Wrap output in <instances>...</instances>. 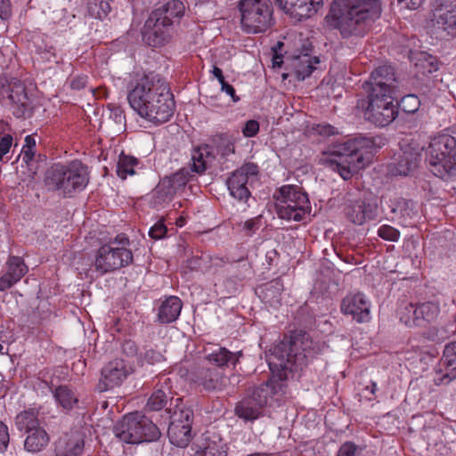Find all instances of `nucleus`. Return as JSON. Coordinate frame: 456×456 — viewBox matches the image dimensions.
Here are the masks:
<instances>
[{
	"mask_svg": "<svg viewBox=\"0 0 456 456\" xmlns=\"http://www.w3.org/2000/svg\"><path fill=\"white\" fill-rule=\"evenodd\" d=\"M130 107L143 119L160 125L167 122L175 111V101L166 80L153 72H134L126 83Z\"/></svg>",
	"mask_w": 456,
	"mask_h": 456,
	"instance_id": "obj_1",
	"label": "nucleus"
},
{
	"mask_svg": "<svg viewBox=\"0 0 456 456\" xmlns=\"http://www.w3.org/2000/svg\"><path fill=\"white\" fill-rule=\"evenodd\" d=\"M331 17L342 37H362L382 12L380 0H334Z\"/></svg>",
	"mask_w": 456,
	"mask_h": 456,
	"instance_id": "obj_2",
	"label": "nucleus"
},
{
	"mask_svg": "<svg viewBox=\"0 0 456 456\" xmlns=\"http://www.w3.org/2000/svg\"><path fill=\"white\" fill-rule=\"evenodd\" d=\"M380 140V137L358 135L335 143L331 150V155L337 159L330 160L333 169L344 180H349L354 174L370 162L373 155L380 148L378 142Z\"/></svg>",
	"mask_w": 456,
	"mask_h": 456,
	"instance_id": "obj_3",
	"label": "nucleus"
},
{
	"mask_svg": "<svg viewBox=\"0 0 456 456\" xmlns=\"http://www.w3.org/2000/svg\"><path fill=\"white\" fill-rule=\"evenodd\" d=\"M317 353L316 344L306 332H295L289 339L281 341L273 347L268 364L294 372L306 366Z\"/></svg>",
	"mask_w": 456,
	"mask_h": 456,
	"instance_id": "obj_4",
	"label": "nucleus"
},
{
	"mask_svg": "<svg viewBox=\"0 0 456 456\" xmlns=\"http://www.w3.org/2000/svg\"><path fill=\"white\" fill-rule=\"evenodd\" d=\"M89 181V167L77 159L53 163L46 170L44 179L49 191H58L68 198L83 191Z\"/></svg>",
	"mask_w": 456,
	"mask_h": 456,
	"instance_id": "obj_5",
	"label": "nucleus"
},
{
	"mask_svg": "<svg viewBox=\"0 0 456 456\" xmlns=\"http://www.w3.org/2000/svg\"><path fill=\"white\" fill-rule=\"evenodd\" d=\"M430 172L442 179L456 178V139L443 134L435 136L427 150Z\"/></svg>",
	"mask_w": 456,
	"mask_h": 456,
	"instance_id": "obj_6",
	"label": "nucleus"
},
{
	"mask_svg": "<svg viewBox=\"0 0 456 456\" xmlns=\"http://www.w3.org/2000/svg\"><path fill=\"white\" fill-rule=\"evenodd\" d=\"M115 436L123 443L138 444L158 441L161 432L158 426L141 412H130L114 427Z\"/></svg>",
	"mask_w": 456,
	"mask_h": 456,
	"instance_id": "obj_7",
	"label": "nucleus"
},
{
	"mask_svg": "<svg viewBox=\"0 0 456 456\" xmlns=\"http://www.w3.org/2000/svg\"><path fill=\"white\" fill-rule=\"evenodd\" d=\"M276 208L280 218L288 221H302L310 214L308 195L297 185L281 186L276 195Z\"/></svg>",
	"mask_w": 456,
	"mask_h": 456,
	"instance_id": "obj_8",
	"label": "nucleus"
},
{
	"mask_svg": "<svg viewBox=\"0 0 456 456\" xmlns=\"http://www.w3.org/2000/svg\"><path fill=\"white\" fill-rule=\"evenodd\" d=\"M241 25L247 33L266 31L273 24V4L270 0H240Z\"/></svg>",
	"mask_w": 456,
	"mask_h": 456,
	"instance_id": "obj_9",
	"label": "nucleus"
},
{
	"mask_svg": "<svg viewBox=\"0 0 456 456\" xmlns=\"http://www.w3.org/2000/svg\"><path fill=\"white\" fill-rule=\"evenodd\" d=\"M194 179L189 168L182 167L170 176L162 178L152 191L151 203L159 208L169 203L175 196L183 192L187 183Z\"/></svg>",
	"mask_w": 456,
	"mask_h": 456,
	"instance_id": "obj_10",
	"label": "nucleus"
},
{
	"mask_svg": "<svg viewBox=\"0 0 456 456\" xmlns=\"http://www.w3.org/2000/svg\"><path fill=\"white\" fill-rule=\"evenodd\" d=\"M194 179L189 168L182 167L170 176L162 178L152 191L151 203L159 208L169 203L175 196L183 192L187 183Z\"/></svg>",
	"mask_w": 456,
	"mask_h": 456,
	"instance_id": "obj_11",
	"label": "nucleus"
},
{
	"mask_svg": "<svg viewBox=\"0 0 456 456\" xmlns=\"http://www.w3.org/2000/svg\"><path fill=\"white\" fill-rule=\"evenodd\" d=\"M394 99L395 95L387 97L377 94H367L366 105L362 104L366 119L377 126H388L398 115V108L394 103Z\"/></svg>",
	"mask_w": 456,
	"mask_h": 456,
	"instance_id": "obj_12",
	"label": "nucleus"
},
{
	"mask_svg": "<svg viewBox=\"0 0 456 456\" xmlns=\"http://www.w3.org/2000/svg\"><path fill=\"white\" fill-rule=\"evenodd\" d=\"M132 260V251L115 240L100 247L94 265L97 272L106 273L128 265Z\"/></svg>",
	"mask_w": 456,
	"mask_h": 456,
	"instance_id": "obj_13",
	"label": "nucleus"
},
{
	"mask_svg": "<svg viewBox=\"0 0 456 456\" xmlns=\"http://www.w3.org/2000/svg\"><path fill=\"white\" fill-rule=\"evenodd\" d=\"M272 371L270 377L265 383L253 389L252 395L258 403H262L261 406L265 407L271 400L279 401L285 393V381L288 379V370L280 368H273L269 364Z\"/></svg>",
	"mask_w": 456,
	"mask_h": 456,
	"instance_id": "obj_14",
	"label": "nucleus"
},
{
	"mask_svg": "<svg viewBox=\"0 0 456 456\" xmlns=\"http://www.w3.org/2000/svg\"><path fill=\"white\" fill-rule=\"evenodd\" d=\"M193 412L191 409L175 410L170 416L167 435L171 444L177 447H186L191 438Z\"/></svg>",
	"mask_w": 456,
	"mask_h": 456,
	"instance_id": "obj_15",
	"label": "nucleus"
},
{
	"mask_svg": "<svg viewBox=\"0 0 456 456\" xmlns=\"http://www.w3.org/2000/svg\"><path fill=\"white\" fill-rule=\"evenodd\" d=\"M363 88L366 94L387 96L395 95L397 88L395 73L393 67L383 65L376 68L365 82Z\"/></svg>",
	"mask_w": 456,
	"mask_h": 456,
	"instance_id": "obj_16",
	"label": "nucleus"
},
{
	"mask_svg": "<svg viewBox=\"0 0 456 456\" xmlns=\"http://www.w3.org/2000/svg\"><path fill=\"white\" fill-rule=\"evenodd\" d=\"M7 94L8 104L12 114L18 118H27L33 113L32 102L25 85L19 79H12L3 94Z\"/></svg>",
	"mask_w": 456,
	"mask_h": 456,
	"instance_id": "obj_17",
	"label": "nucleus"
},
{
	"mask_svg": "<svg viewBox=\"0 0 456 456\" xmlns=\"http://www.w3.org/2000/svg\"><path fill=\"white\" fill-rule=\"evenodd\" d=\"M432 22L443 37H456V0H436Z\"/></svg>",
	"mask_w": 456,
	"mask_h": 456,
	"instance_id": "obj_18",
	"label": "nucleus"
},
{
	"mask_svg": "<svg viewBox=\"0 0 456 456\" xmlns=\"http://www.w3.org/2000/svg\"><path fill=\"white\" fill-rule=\"evenodd\" d=\"M159 16L158 12H151L142 30L143 41L151 47L162 46L171 38L172 26Z\"/></svg>",
	"mask_w": 456,
	"mask_h": 456,
	"instance_id": "obj_19",
	"label": "nucleus"
},
{
	"mask_svg": "<svg viewBox=\"0 0 456 456\" xmlns=\"http://www.w3.org/2000/svg\"><path fill=\"white\" fill-rule=\"evenodd\" d=\"M257 174V165L250 162L233 171L227 180L230 194L239 200L247 201L251 195L247 186L248 179Z\"/></svg>",
	"mask_w": 456,
	"mask_h": 456,
	"instance_id": "obj_20",
	"label": "nucleus"
},
{
	"mask_svg": "<svg viewBox=\"0 0 456 456\" xmlns=\"http://www.w3.org/2000/svg\"><path fill=\"white\" fill-rule=\"evenodd\" d=\"M341 312L359 323L370 320V301L361 292L346 295L341 302Z\"/></svg>",
	"mask_w": 456,
	"mask_h": 456,
	"instance_id": "obj_21",
	"label": "nucleus"
},
{
	"mask_svg": "<svg viewBox=\"0 0 456 456\" xmlns=\"http://www.w3.org/2000/svg\"><path fill=\"white\" fill-rule=\"evenodd\" d=\"M131 369L122 359L108 362L102 370L98 388L101 392L118 387L130 374Z\"/></svg>",
	"mask_w": 456,
	"mask_h": 456,
	"instance_id": "obj_22",
	"label": "nucleus"
},
{
	"mask_svg": "<svg viewBox=\"0 0 456 456\" xmlns=\"http://www.w3.org/2000/svg\"><path fill=\"white\" fill-rule=\"evenodd\" d=\"M346 219L354 224L362 225L366 221L374 220L378 216L377 205L364 199L350 200L345 209Z\"/></svg>",
	"mask_w": 456,
	"mask_h": 456,
	"instance_id": "obj_23",
	"label": "nucleus"
},
{
	"mask_svg": "<svg viewBox=\"0 0 456 456\" xmlns=\"http://www.w3.org/2000/svg\"><path fill=\"white\" fill-rule=\"evenodd\" d=\"M276 3L284 12L302 20L315 14L322 6L323 0H276Z\"/></svg>",
	"mask_w": 456,
	"mask_h": 456,
	"instance_id": "obj_24",
	"label": "nucleus"
},
{
	"mask_svg": "<svg viewBox=\"0 0 456 456\" xmlns=\"http://www.w3.org/2000/svg\"><path fill=\"white\" fill-rule=\"evenodd\" d=\"M441 369L436 371V386L448 385L456 379V341L447 344L440 362Z\"/></svg>",
	"mask_w": 456,
	"mask_h": 456,
	"instance_id": "obj_25",
	"label": "nucleus"
},
{
	"mask_svg": "<svg viewBox=\"0 0 456 456\" xmlns=\"http://www.w3.org/2000/svg\"><path fill=\"white\" fill-rule=\"evenodd\" d=\"M86 436L78 430L64 434L55 443L54 456H82Z\"/></svg>",
	"mask_w": 456,
	"mask_h": 456,
	"instance_id": "obj_26",
	"label": "nucleus"
},
{
	"mask_svg": "<svg viewBox=\"0 0 456 456\" xmlns=\"http://www.w3.org/2000/svg\"><path fill=\"white\" fill-rule=\"evenodd\" d=\"M189 379L207 391L221 389L223 376L216 368L199 366L189 374Z\"/></svg>",
	"mask_w": 456,
	"mask_h": 456,
	"instance_id": "obj_27",
	"label": "nucleus"
},
{
	"mask_svg": "<svg viewBox=\"0 0 456 456\" xmlns=\"http://www.w3.org/2000/svg\"><path fill=\"white\" fill-rule=\"evenodd\" d=\"M28 268L20 256H11L6 262V272L0 276V291H4L28 273Z\"/></svg>",
	"mask_w": 456,
	"mask_h": 456,
	"instance_id": "obj_28",
	"label": "nucleus"
},
{
	"mask_svg": "<svg viewBox=\"0 0 456 456\" xmlns=\"http://www.w3.org/2000/svg\"><path fill=\"white\" fill-rule=\"evenodd\" d=\"M183 308L182 300L176 296L167 297L161 301L157 314V321L160 324H169L175 322Z\"/></svg>",
	"mask_w": 456,
	"mask_h": 456,
	"instance_id": "obj_29",
	"label": "nucleus"
},
{
	"mask_svg": "<svg viewBox=\"0 0 456 456\" xmlns=\"http://www.w3.org/2000/svg\"><path fill=\"white\" fill-rule=\"evenodd\" d=\"M261 403L249 395L237 403L234 409L235 414L245 421H254L262 415L264 407Z\"/></svg>",
	"mask_w": 456,
	"mask_h": 456,
	"instance_id": "obj_30",
	"label": "nucleus"
},
{
	"mask_svg": "<svg viewBox=\"0 0 456 456\" xmlns=\"http://www.w3.org/2000/svg\"><path fill=\"white\" fill-rule=\"evenodd\" d=\"M394 171L399 175H409L418 167L420 161V153L418 149L411 151L401 149Z\"/></svg>",
	"mask_w": 456,
	"mask_h": 456,
	"instance_id": "obj_31",
	"label": "nucleus"
},
{
	"mask_svg": "<svg viewBox=\"0 0 456 456\" xmlns=\"http://www.w3.org/2000/svg\"><path fill=\"white\" fill-rule=\"evenodd\" d=\"M242 356V352H231L225 347H218L212 353L208 354L207 359L209 362L214 363L216 366L224 368L232 366L235 368Z\"/></svg>",
	"mask_w": 456,
	"mask_h": 456,
	"instance_id": "obj_32",
	"label": "nucleus"
},
{
	"mask_svg": "<svg viewBox=\"0 0 456 456\" xmlns=\"http://www.w3.org/2000/svg\"><path fill=\"white\" fill-rule=\"evenodd\" d=\"M184 5L180 0H171L167 4L154 9L151 12H158L160 14L159 19L168 21L170 25L179 22L180 19L184 14Z\"/></svg>",
	"mask_w": 456,
	"mask_h": 456,
	"instance_id": "obj_33",
	"label": "nucleus"
},
{
	"mask_svg": "<svg viewBox=\"0 0 456 456\" xmlns=\"http://www.w3.org/2000/svg\"><path fill=\"white\" fill-rule=\"evenodd\" d=\"M27 434L28 436L24 441V448L28 452H40L49 443V436L42 427L27 432Z\"/></svg>",
	"mask_w": 456,
	"mask_h": 456,
	"instance_id": "obj_34",
	"label": "nucleus"
},
{
	"mask_svg": "<svg viewBox=\"0 0 456 456\" xmlns=\"http://www.w3.org/2000/svg\"><path fill=\"white\" fill-rule=\"evenodd\" d=\"M418 304L412 302H402L398 306L397 314L400 322L407 327H417L419 324V316Z\"/></svg>",
	"mask_w": 456,
	"mask_h": 456,
	"instance_id": "obj_35",
	"label": "nucleus"
},
{
	"mask_svg": "<svg viewBox=\"0 0 456 456\" xmlns=\"http://www.w3.org/2000/svg\"><path fill=\"white\" fill-rule=\"evenodd\" d=\"M209 155V151L207 146L194 149L191 153L189 167H185L189 168L190 172L194 175L195 174L202 175L207 169V163Z\"/></svg>",
	"mask_w": 456,
	"mask_h": 456,
	"instance_id": "obj_36",
	"label": "nucleus"
},
{
	"mask_svg": "<svg viewBox=\"0 0 456 456\" xmlns=\"http://www.w3.org/2000/svg\"><path fill=\"white\" fill-rule=\"evenodd\" d=\"M139 164L140 161L137 158L126 155L124 152L120 153L117 163V175L122 180L126 179L127 176L134 175L136 174L135 167Z\"/></svg>",
	"mask_w": 456,
	"mask_h": 456,
	"instance_id": "obj_37",
	"label": "nucleus"
},
{
	"mask_svg": "<svg viewBox=\"0 0 456 456\" xmlns=\"http://www.w3.org/2000/svg\"><path fill=\"white\" fill-rule=\"evenodd\" d=\"M53 397L61 407L68 411L73 409L78 402L74 391L67 385L57 387L53 392Z\"/></svg>",
	"mask_w": 456,
	"mask_h": 456,
	"instance_id": "obj_38",
	"label": "nucleus"
},
{
	"mask_svg": "<svg viewBox=\"0 0 456 456\" xmlns=\"http://www.w3.org/2000/svg\"><path fill=\"white\" fill-rule=\"evenodd\" d=\"M15 424L20 431H24L25 433L40 428L37 411L34 409H28L20 412L16 416Z\"/></svg>",
	"mask_w": 456,
	"mask_h": 456,
	"instance_id": "obj_39",
	"label": "nucleus"
},
{
	"mask_svg": "<svg viewBox=\"0 0 456 456\" xmlns=\"http://www.w3.org/2000/svg\"><path fill=\"white\" fill-rule=\"evenodd\" d=\"M393 212H399L402 217L401 224L404 226L411 224V220L417 216L415 203L411 200L402 199L398 201Z\"/></svg>",
	"mask_w": 456,
	"mask_h": 456,
	"instance_id": "obj_40",
	"label": "nucleus"
},
{
	"mask_svg": "<svg viewBox=\"0 0 456 456\" xmlns=\"http://www.w3.org/2000/svg\"><path fill=\"white\" fill-rule=\"evenodd\" d=\"M418 307L420 326L436 320L440 313L439 305L432 301L418 303Z\"/></svg>",
	"mask_w": 456,
	"mask_h": 456,
	"instance_id": "obj_41",
	"label": "nucleus"
},
{
	"mask_svg": "<svg viewBox=\"0 0 456 456\" xmlns=\"http://www.w3.org/2000/svg\"><path fill=\"white\" fill-rule=\"evenodd\" d=\"M319 63V59L304 55L299 58L296 65V73L298 79L304 80L315 69L314 64Z\"/></svg>",
	"mask_w": 456,
	"mask_h": 456,
	"instance_id": "obj_42",
	"label": "nucleus"
},
{
	"mask_svg": "<svg viewBox=\"0 0 456 456\" xmlns=\"http://www.w3.org/2000/svg\"><path fill=\"white\" fill-rule=\"evenodd\" d=\"M89 16L96 19H104L111 8L109 0H86Z\"/></svg>",
	"mask_w": 456,
	"mask_h": 456,
	"instance_id": "obj_43",
	"label": "nucleus"
},
{
	"mask_svg": "<svg viewBox=\"0 0 456 456\" xmlns=\"http://www.w3.org/2000/svg\"><path fill=\"white\" fill-rule=\"evenodd\" d=\"M194 456H227V445L222 440L208 441L204 448L195 452Z\"/></svg>",
	"mask_w": 456,
	"mask_h": 456,
	"instance_id": "obj_44",
	"label": "nucleus"
},
{
	"mask_svg": "<svg viewBox=\"0 0 456 456\" xmlns=\"http://www.w3.org/2000/svg\"><path fill=\"white\" fill-rule=\"evenodd\" d=\"M403 112L408 114H414L420 107V101L416 94H407L401 98L400 102L396 104Z\"/></svg>",
	"mask_w": 456,
	"mask_h": 456,
	"instance_id": "obj_45",
	"label": "nucleus"
},
{
	"mask_svg": "<svg viewBox=\"0 0 456 456\" xmlns=\"http://www.w3.org/2000/svg\"><path fill=\"white\" fill-rule=\"evenodd\" d=\"M167 402V396L166 392L163 389H157L148 399L146 407L150 411H160L166 406Z\"/></svg>",
	"mask_w": 456,
	"mask_h": 456,
	"instance_id": "obj_46",
	"label": "nucleus"
},
{
	"mask_svg": "<svg viewBox=\"0 0 456 456\" xmlns=\"http://www.w3.org/2000/svg\"><path fill=\"white\" fill-rule=\"evenodd\" d=\"M262 225V216L259 215L253 218L248 219L245 222H240L238 226L240 231L244 232L248 237L253 236Z\"/></svg>",
	"mask_w": 456,
	"mask_h": 456,
	"instance_id": "obj_47",
	"label": "nucleus"
},
{
	"mask_svg": "<svg viewBox=\"0 0 456 456\" xmlns=\"http://www.w3.org/2000/svg\"><path fill=\"white\" fill-rule=\"evenodd\" d=\"M163 360V355L160 352L153 348H145L143 354H140L137 358L138 364L143 365L144 363L155 364Z\"/></svg>",
	"mask_w": 456,
	"mask_h": 456,
	"instance_id": "obj_48",
	"label": "nucleus"
},
{
	"mask_svg": "<svg viewBox=\"0 0 456 456\" xmlns=\"http://www.w3.org/2000/svg\"><path fill=\"white\" fill-rule=\"evenodd\" d=\"M377 233L381 239L393 242L398 241L401 235L400 232L396 228L389 224H382L379 226Z\"/></svg>",
	"mask_w": 456,
	"mask_h": 456,
	"instance_id": "obj_49",
	"label": "nucleus"
},
{
	"mask_svg": "<svg viewBox=\"0 0 456 456\" xmlns=\"http://www.w3.org/2000/svg\"><path fill=\"white\" fill-rule=\"evenodd\" d=\"M218 138V144L217 148L219 152L223 156H229L231 154H233L235 151V147L232 140L225 134H222L217 135Z\"/></svg>",
	"mask_w": 456,
	"mask_h": 456,
	"instance_id": "obj_50",
	"label": "nucleus"
},
{
	"mask_svg": "<svg viewBox=\"0 0 456 456\" xmlns=\"http://www.w3.org/2000/svg\"><path fill=\"white\" fill-rule=\"evenodd\" d=\"M167 228L162 220L158 221L149 230V236L153 240H161L167 235Z\"/></svg>",
	"mask_w": 456,
	"mask_h": 456,
	"instance_id": "obj_51",
	"label": "nucleus"
},
{
	"mask_svg": "<svg viewBox=\"0 0 456 456\" xmlns=\"http://www.w3.org/2000/svg\"><path fill=\"white\" fill-rule=\"evenodd\" d=\"M359 451V447L354 443L346 442L340 446L337 456H358Z\"/></svg>",
	"mask_w": 456,
	"mask_h": 456,
	"instance_id": "obj_52",
	"label": "nucleus"
},
{
	"mask_svg": "<svg viewBox=\"0 0 456 456\" xmlns=\"http://www.w3.org/2000/svg\"><path fill=\"white\" fill-rule=\"evenodd\" d=\"M259 132V123L255 119L248 120L242 128V134L245 137H254Z\"/></svg>",
	"mask_w": 456,
	"mask_h": 456,
	"instance_id": "obj_53",
	"label": "nucleus"
},
{
	"mask_svg": "<svg viewBox=\"0 0 456 456\" xmlns=\"http://www.w3.org/2000/svg\"><path fill=\"white\" fill-rule=\"evenodd\" d=\"M122 352L127 357L139 356L138 355V346L134 341L131 339L125 340L122 344Z\"/></svg>",
	"mask_w": 456,
	"mask_h": 456,
	"instance_id": "obj_54",
	"label": "nucleus"
},
{
	"mask_svg": "<svg viewBox=\"0 0 456 456\" xmlns=\"http://www.w3.org/2000/svg\"><path fill=\"white\" fill-rule=\"evenodd\" d=\"M10 436L7 426L0 421V452H4L9 444Z\"/></svg>",
	"mask_w": 456,
	"mask_h": 456,
	"instance_id": "obj_55",
	"label": "nucleus"
},
{
	"mask_svg": "<svg viewBox=\"0 0 456 456\" xmlns=\"http://www.w3.org/2000/svg\"><path fill=\"white\" fill-rule=\"evenodd\" d=\"M35 154L36 151L32 149L22 148L20 151V158L21 159V163H25L30 170H32L30 166H32V163L34 162Z\"/></svg>",
	"mask_w": 456,
	"mask_h": 456,
	"instance_id": "obj_56",
	"label": "nucleus"
},
{
	"mask_svg": "<svg viewBox=\"0 0 456 456\" xmlns=\"http://www.w3.org/2000/svg\"><path fill=\"white\" fill-rule=\"evenodd\" d=\"M12 144V136L10 134H4L0 139V160L3 159L4 156L7 154Z\"/></svg>",
	"mask_w": 456,
	"mask_h": 456,
	"instance_id": "obj_57",
	"label": "nucleus"
},
{
	"mask_svg": "<svg viewBox=\"0 0 456 456\" xmlns=\"http://www.w3.org/2000/svg\"><path fill=\"white\" fill-rule=\"evenodd\" d=\"M37 54L43 61L51 62L56 59L54 49L52 46L44 49L39 48L37 50Z\"/></svg>",
	"mask_w": 456,
	"mask_h": 456,
	"instance_id": "obj_58",
	"label": "nucleus"
},
{
	"mask_svg": "<svg viewBox=\"0 0 456 456\" xmlns=\"http://www.w3.org/2000/svg\"><path fill=\"white\" fill-rule=\"evenodd\" d=\"M88 77L86 75H77L71 78L70 87L75 90H81L86 87Z\"/></svg>",
	"mask_w": 456,
	"mask_h": 456,
	"instance_id": "obj_59",
	"label": "nucleus"
},
{
	"mask_svg": "<svg viewBox=\"0 0 456 456\" xmlns=\"http://www.w3.org/2000/svg\"><path fill=\"white\" fill-rule=\"evenodd\" d=\"M315 131L322 136H330L338 134L336 127L330 124L318 125Z\"/></svg>",
	"mask_w": 456,
	"mask_h": 456,
	"instance_id": "obj_60",
	"label": "nucleus"
},
{
	"mask_svg": "<svg viewBox=\"0 0 456 456\" xmlns=\"http://www.w3.org/2000/svg\"><path fill=\"white\" fill-rule=\"evenodd\" d=\"M222 92H224L231 96L233 102H238L240 97L236 94V91L232 86L228 84L225 80L220 84Z\"/></svg>",
	"mask_w": 456,
	"mask_h": 456,
	"instance_id": "obj_61",
	"label": "nucleus"
},
{
	"mask_svg": "<svg viewBox=\"0 0 456 456\" xmlns=\"http://www.w3.org/2000/svg\"><path fill=\"white\" fill-rule=\"evenodd\" d=\"M404 7L410 10H417L423 5L426 0H398Z\"/></svg>",
	"mask_w": 456,
	"mask_h": 456,
	"instance_id": "obj_62",
	"label": "nucleus"
},
{
	"mask_svg": "<svg viewBox=\"0 0 456 456\" xmlns=\"http://www.w3.org/2000/svg\"><path fill=\"white\" fill-rule=\"evenodd\" d=\"M378 389V387H377V383L374 382V381H371L370 382V386H367L363 392L365 393L364 394V396L369 400V401H371L373 399H375L376 397V391Z\"/></svg>",
	"mask_w": 456,
	"mask_h": 456,
	"instance_id": "obj_63",
	"label": "nucleus"
},
{
	"mask_svg": "<svg viewBox=\"0 0 456 456\" xmlns=\"http://www.w3.org/2000/svg\"><path fill=\"white\" fill-rule=\"evenodd\" d=\"M11 12V4L9 0H0V18H6Z\"/></svg>",
	"mask_w": 456,
	"mask_h": 456,
	"instance_id": "obj_64",
	"label": "nucleus"
}]
</instances>
